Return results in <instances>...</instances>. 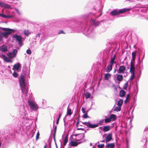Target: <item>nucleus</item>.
<instances>
[{
	"label": "nucleus",
	"mask_w": 148,
	"mask_h": 148,
	"mask_svg": "<svg viewBox=\"0 0 148 148\" xmlns=\"http://www.w3.org/2000/svg\"><path fill=\"white\" fill-rule=\"evenodd\" d=\"M19 81L22 92L23 94L26 96H27L28 88V87L25 85V78L23 75H21Z\"/></svg>",
	"instance_id": "1"
},
{
	"label": "nucleus",
	"mask_w": 148,
	"mask_h": 148,
	"mask_svg": "<svg viewBox=\"0 0 148 148\" xmlns=\"http://www.w3.org/2000/svg\"><path fill=\"white\" fill-rule=\"evenodd\" d=\"M0 29L3 31H5V32H2L3 36L7 38L8 37L9 34L14 32V30L13 29L8 28H6L0 27Z\"/></svg>",
	"instance_id": "2"
},
{
	"label": "nucleus",
	"mask_w": 148,
	"mask_h": 148,
	"mask_svg": "<svg viewBox=\"0 0 148 148\" xmlns=\"http://www.w3.org/2000/svg\"><path fill=\"white\" fill-rule=\"evenodd\" d=\"M130 10V9L124 8L118 11L116 10H115L111 12L110 14L112 16H116L121 13H123L124 12L129 11Z\"/></svg>",
	"instance_id": "3"
},
{
	"label": "nucleus",
	"mask_w": 148,
	"mask_h": 148,
	"mask_svg": "<svg viewBox=\"0 0 148 148\" xmlns=\"http://www.w3.org/2000/svg\"><path fill=\"white\" fill-rule=\"evenodd\" d=\"M28 105L30 109L33 110H37L38 108L37 104L32 101H28Z\"/></svg>",
	"instance_id": "4"
},
{
	"label": "nucleus",
	"mask_w": 148,
	"mask_h": 148,
	"mask_svg": "<svg viewBox=\"0 0 148 148\" xmlns=\"http://www.w3.org/2000/svg\"><path fill=\"white\" fill-rule=\"evenodd\" d=\"M12 37L15 38L16 41L18 42L19 45L20 46H21L22 45V37L21 36L15 34L13 35Z\"/></svg>",
	"instance_id": "5"
},
{
	"label": "nucleus",
	"mask_w": 148,
	"mask_h": 148,
	"mask_svg": "<svg viewBox=\"0 0 148 148\" xmlns=\"http://www.w3.org/2000/svg\"><path fill=\"white\" fill-rule=\"evenodd\" d=\"M17 53V50L16 49H14L12 52L10 53L7 55V56L9 58L12 59L16 57Z\"/></svg>",
	"instance_id": "6"
},
{
	"label": "nucleus",
	"mask_w": 148,
	"mask_h": 148,
	"mask_svg": "<svg viewBox=\"0 0 148 148\" xmlns=\"http://www.w3.org/2000/svg\"><path fill=\"white\" fill-rule=\"evenodd\" d=\"M74 136L76 137L75 140L78 141L82 139L84 137V133L78 134H74Z\"/></svg>",
	"instance_id": "7"
},
{
	"label": "nucleus",
	"mask_w": 148,
	"mask_h": 148,
	"mask_svg": "<svg viewBox=\"0 0 148 148\" xmlns=\"http://www.w3.org/2000/svg\"><path fill=\"white\" fill-rule=\"evenodd\" d=\"M112 134L110 133L106 136V138L105 142L107 143L110 142L112 139Z\"/></svg>",
	"instance_id": "8"
},
{
	"label": "nucleus",
	"mask_w": 148,
	"mask_h": 148,
	"mask_svg": "<svg viewBox=\"0 0 148 148\" xmlns=\"http://www.w3.org/2000/svg\"><path fill=\"white\" fill-rule=\"evenodd\" d=\"M125 69V67L124 66H121L119 67V70H117V72L119 73H123Z\"/></svg>",
	"instance_id": "9"
},
{
	"label": "nucleus",
	"mask_w": 148,
	"mask_h": 148,
	"mask_svg": "<svg viewBox=\"0 0 148 148\" xmlns=\"http://www.w3.org/2000/svg\"><path fill=\"white\" fill-rule=\"evenodd\" d=\"M90 22L91 23H93V25H94L95 26H99L100 23L99 22L92 18L91 19Z\"/></svg>",
	"instance_id": "10"
},
{
	"label": "nucleus",
	"mask_w": 148,
	"mask_h": 148,
	"mask_svg": "<svg viewBox=\"0 0 148 148\" xmlns=\"http://www.w3.org/2000/svg\"><path fill=\"white\" fill-rule=\"evenodd\" d=\"M0 50L2 52H6L8 51L7 47L4 45H3L0 47Z\"/></svg>",
	"instance_id": "11"
},
{
	"label": "nucleus",
	"mask_w": 148,
	"mask_h": 148,
	"mask_svg": "<svg viewBox=\"0 0 148 148\" xmlns=\"http://www.w3.org/2000/svg\"><path fill=\"white\" fill-rule=\"evenodd\" d=\"M2 57L3 60L7 62H12V61L10 60L9 58H8L4 55H3L2 56Z\"/></svg>",
	"instance_id": "12"
},
{
	"label": "nucleus",
	"mask_w": 148,
	"mask_h": 148,
	"mask_svg": "<svg viewBox=\"0 0 148 148\" xmlns=\"http://www.w3.org/2000/svg\"><path fill=\"white\" fill-rule=\"evenodd\" d=\"M69 144L72 147H76L77 146V142L71 140L69 143Z\"/></svg>",
	"instance_id": "13"
},
{
	"label": "nucleus",
	"mask_w": 148,
	"mask_h": 148,
	"mask_svg": "<svg viewBox=\"0 0 148 148\" xmlns=\"http://www.w3.org/2000/svg\"><path fill=\"white\" fill-rule=\"evenodd\" d=\"M99 124H92L89 123L87 125V126L90 128H94L98 126Z\"/></svg>",
	"instance_id": "14"
},
{
	"label": "nucleus",
	"mask_w": 148,
	"mask_h": 148,
	"mask_svg": "<svg viewBox=\"0 0 148 148\" xmlns=\"http://www.w3.org/2000/svg\"><path fill=\"white\" fill-rule=\"evenodd\" d=\"M68 134H67L65 136L63 140V145L65 146L66 145L68 141Z\"/></svg>",
	"instance_id": "15"
},
{
	"label": "nucleus",
	"mask_w": 148,
	"mask_h": 148,
	"mask_svg": "<svg viewBox=\"0 0 148 148\" xmlns=\"http://www.w3.org/2000/svg\"><path fill=\"white\" fill-rule=\"evenodd\" d=\"M106 147L108 148H114L115 144L114 143H108L106 145Z\"/></svg>",
	"instance_id": "16"
},
{
	"label": "nucleus",
	"mask_w": 148,
	"mask_h": 148,
	"mask_svg": "<svg viewBox=\"0 0 148 148\" xmlns=\"http://www.w3.org/2000/svg\"><path fill=\"white\" fill-rule=\"evenodd\" d=\"M117 79L118 81L121 82L122 81L123 79V76L121 74H119L117 76Z\"/></svg>",
	"instance_id": "17"
},
{
	"label": "nucleus",
	"mask_w": 148,
	"mask_h": 148,
	"mask_svg": "<svg viewBox=\"0 0 148 148\" xmlns=\"http://www.w3.org/2000/svg\"><path fill=\"white\" fill-rule=\"evenodd\" d=\"M21 66V64L19 63H18L16 64H15L13 67L16 70H18L20 67Z\"/></svg>",
	"instance_id": "18"
},
{
	"label": "nucleus",
	"mask_w": 148,
	"mask_h": 148,
	"mask_svg": "<svg viewBox=\"0 0 148 148\" xmlns=\"http://www.w3.org/2000/svg\"><path fill=\"white\" fill-rule=\"evenodd\" d=\"M109 118L111 121H114L116 119V116L114 114H111Z\"/></svg>",
	"instance_id": "19"
},
{
	"label": "nucleus",
	"mask_w": 148,
	"mask_h": 148,
	"mask_svg": "<svg viewBox=\"0 0 148 148\" xmlns=\"http://www.w3.org/2000/svg\"><path fill=\"white\" fill-rule=\"evenodd\" d=\"M125 92L123 90H121L119 92V96L121 97H123L125 95Z\"/></svg>",
	"instance_id": "20"
},
{
	"label": "nucleus",
	"mask_w": 148,
	"mask_h": 148,
	"mask_svg": "<svg viewBox=\"0 0 148 148\" xmlns=\"http://www.w3.org/2000/svg\"><path fill=\"white\" fill-rule=\"evenodd\" d=\"M99 128L101 129V130H110L111 129L110 127V126H107L103 127H100Z\"/></svg>",
	"instance_id": "21"
},
{
	"label": "nucleus",
	"mask_w": 148,
	"mask_h": 148,
	"mask_svg": "<svg viewBox=\"0 0 148 148\" xmlns=\"http://www.w3.org/2000/svg\"><path fill=\"white\" fill-rule=\"evenodd\" d=\"M112 65L110 64L108 65L107 66V71L108 72H110L112 69Z\"/></svg>",
	"instance_id": "22"
},
{
	"label": "nucleus",
	"mask_w": 148,
	"mask_h": 148,
	"mask_svg": "<svg viewBox=\"0 0 148 148\" xmlns=\"http://www.w3.org/2000/svg\"><path fill=\"white\" fill-rule=\"evenodd\" d=\"M123 102V100L122 99H120L118 102L117 104L119 106L121 107L122 105Z\"/></svg>",
	"instance_id": "23"
},
{
	"label": "nucleus",
	"mask_w": 148,
	"mask_h": 148,
	"mask_svg": "<svg viewBox=\"0 0 148 148\" xmlns=\"http://www.w3.org/2000/svg\"><path fill=\"white\" fill-rule=\"evenodd\" d=\"M111 75L109 73H107L105 74L104 79L106 80H108L109 78L111 77Z\"/></svg>",
	"instance_id": "24"
},
{
	"label": "nucleus",
	"mask_w": 148,
	"mask_h": 148,
	"mask_svg": "<svg viewBox=\"0 0 148 148\" xmlns=\"http://www.w3.org/2000/svg\"><path fill=\"white\" fill-rule=\"evenodd\" d=\"M88 112V110L86 111V113H84V114L82 116L83 118L84 119L89 118V117L88 115L87 114Z\"/></svg>",
	"instance_id": "25"
},
{
	"label": "nucleus",
	"mask_w": 148,
	"mask_h": 148,
	"mask_svg": "<svg viewBox=\"0 0 148 148\" xmlns=\"http://www.w3.org/2000/svg\"><path fill=\"white\" fill-rule=\"evenodd\" d=\"M85 95L86 99H87L90 97L91 94L90 93L86 92L85 93Z\"/></svg>",
	"instance_id": "26"
},
{
	"label": "nucleus",
	"mask_w": 148,
	"mask_h": 148,
	"mask_svg": "<svg viewBox=\"0 0 148 148\" xmlns=\"http://www.w3.org/2000/svg\"><path fill=\"white\" fill-rule=\"evenodd\" d=\"M3 7L6 8H10L11 6L8 4L4 3Z\"/></svg>",
	"instance_id": "27"
},
{
	"label": "nucleus",
	"mask_w": 148,
	"mask_h": 148,
	"mask_svg": "<svg viewBox=\"0 0 148 148\" xmlns=\"http://www.w3.org/2000/svg\"><path fill=\"white\" fill-rule=\"evenodd\" d=\"M121 110V107L119 106L116 107L114 109V111L116 112L119 111Z\"/></svg>",
	"instance_id": "28"
},
{
	"label": "nucleus",
	"mask_w": 148,
	"mask_h": 148,
	"mask_svg": "<svg viewBox=\"0 0 148 148\" xmlns=\"http://www.w3.org/2000/svg\"><path fill=\"white\" fill-rule=\"evenodd\" d=\"M130 98V95L129 94H128L126 97V99L124 101L125 103H126L127 101H128Z\"/></svg>",
	"instance_id": "29"
},
{
	"label": "nucleus",
	"mask_w": 148,
	"mask_h": 148,
	"mask_svg": "<svg viewBox=\"0 0 148 148\" xmlns=\"http://www.w3.org/2000/svg\"><path fill=\"white\" fill-rule=\"evenodd\" d=\"M72 114L71 109L68 108L67 109V114H69V115H71Z\"/></svg>",
	"instance_id": "30"
},
{
	"label": "nucleus",
	"mask_w": 148,
	"mask_h": 148,
	"mask_svg": "<svg viewBox=\"0 0 148 148\" xmlns=\"http://www.w3.org/2000/svg\"><path fill=\"white\" fill-rule=\"evenodd\" d=\"M105 122L106 123H107L109 122H110L111 121L110 118H107L105 119L104 120Z\"/></svg>",
	"instance_id": "31"
},
{
	"label": "nucleus",
	"mask_w": 148,
	"mask_h": 148,
	"mask_svg": "<svg viewBox=\"0 0 148 148\" xmlns=\"http://www.w3.org/2000/svg\"><path fill=\"white\" fill-rule=\"evenodd\" d=\"M132 74V75L131 76L130 78V80H132L133 79H134L135 78V73H131Z\"/></svg>",
	"instance_id": "32"
},
{
	"label": "nucleus",
	"mask_w": 148,
	"mask_h": 148,
	"mask_svg": "<svg viewBox=\"0 0 148 148\" xmlns=\"http://www.w3.org/2000/svg\"><path fill=\"white\" fill-rule=\"evenodd\" d=\"M135 69V67H130V73H134Z\"/></svg>",
	"instance_id": "33"
},
{
	"label": "nucleus",
	"mask_w": 148,
	"mask_h": 148,
	"mask_svg": "<svg viewBox=\"0 0 148 148\" xmlns=\"http://www.w3.org/2000/svg\"><path fill=\"white\" fill-rule=\"evenodd\" d=\"M97 147L98 148H103L104 147V144H99L97 145Z\"/></svg>",
	"instance_id": "34"
},
{
	"label": "nucleus",
	"mask_w": 148,
	"mask_h": 148,
	"mask_svg": "<svg viewBox=\"0 0 148 148\" xmlns=\"http://www.w3.org/2000/svg\"><path fill=\"white\" fill-rule=\"evenodd\" d=\"M24 34L26 36H28L29 34L30 33H29V31L28 30H25L24 31Z\"/></svg>",
	"instance_id": "35"
},
{
	"label": "nucleus",
	"mask_w": 148,
	"mask_h": 148,
	"mask_svg": "<svg viewBox=\"0 0 148 148\" xmlns=\"http://www.w3.org/2000/svg\"><path fill=\"white\" fill-rule=\"evenodd\" d=\"M128 84V82H126L125 84L124 85L123 88L124 89H126L127 87Z\"/></svg>",
	"instance_id": "36"
},
{
	"label": "nucleus",
	"mask_w": 148,
	"mask_h": 148,
	"mask_svg": "<svg viewBox=\"0 0 148 148\" xmlns=\"http://www.w3.org/2000/svg\"><path fill=\"white\" fill-rule=\"evenodd\" d=\"M3 33L2 32L0 31V42L3 40Z\"/></svg>",
	"instance_id": "37"
},
{
	"label": "nucleus",
	"mask_w": 148,
	"mask_h": 148,
	"mask_svg": "<svg viewBox=\"0 0 148 148\" xmlns=\"http://www.w3.org/2000/svg\"><path fill=\"white\" fill-rule=\"evenodd\" d=\"M56 130H54V133L53 134V139L55 142H56Z\"/></svg>",
	"instance_id": "38"
},
{
	"label": "nucleus",
	"mask_w": 148,
	"mask_h": 148,
	"mask_svg": "<svg viewBox=\"0 0 148 148\" xmlns=\"http://www.w3.org/2000/svg\"><path fill=\"white\" fill-rule=\"evenodd\" d=\"M39 136H40V134H39V132L38 131V132L37 133V134H36V140H38L39 139Z\"/></svg>",
	"instance_id": "39"
},
{
	"label": "nucleus",
	"mask_w": 148,
	"mask_h": 148,
	"mask_svg": "<svg viewBox=\"0 0 148 148\" xmlns=\"http://www.w3.org/2000/svg\"><path fill=\"white\" fill-rule=\"evenodd\" d=\"M13 76L15 77H16L18 76V74L15 72H14L12 74Z\"/></svg>",
	"instance_id": "40"
},
{
	"label": "nucleus",
	"mask_w": 148,
	"mask_h": 148,
	"mask_svg": "<svg viewBox=\"0 0 148 148\" xmlns=\"http://www.w3.org/2000/svg\"><path fill=\"white\" fill-rule=\"evenodd\" d=\"M132 57L136 58V52L134 51L132 53Z\"/></svg>",
	"instance_id": "41"
},
{
	"label": "nucleus",
	"mask_w": 148,
	"mask_h": 148,
	"mask_svg": "<svg viewBox=\"0 0 148 148\" xmlns=\"http://www.w3.org/2000/svg\"><path fill=\"white\" fill-rule=\"evenodd\" d=\"M61 115H62L61 114H59V117H58V119H57V122H56V124H58V123L59 120V119H60V117H61Z\"/></svg>",
	"instance_id": "42"
},
{
	"label": "nucleus",
	"mask_w": 148,
	"mask_h": 148,
	"mask_svg": "<svg viewBox=\"0 0 148 148\" xmlns=\"http://www.w3.org/2000/svg\"><path fill=\"white\" fill-rule=\"evenodd\" d=\"M134 62H131L130 63V67H134Z\"/></svg>",
	"instance_id": "43"
},
{
	"label": "nucleus",
	"mask_w": 148,
	"mask_h": 148,
	"mask_svg": "<svg viewBox=\"0 0 148 148\" xmlns=\"http://www.w3.org/2000/svg\"><path fill=\"white\" fill-rule=\"evenodd\" d=\"M0 16L3 18H7V15L4 14H0Z\"/></svg>",
	"instance_id": "44"
},
{
	"label": "nucleus",
	"mask_w": 148,
	"mask_h": 148,
	"mask_svg": "<svg viewBox=\"0 0 148 148\" xmlns=\"http://www.w3.org/2000/svg\"><path fill=\"white\" fill-rule=\"evenodd\" d=\"M26 52L27 54H30L31 53V50L29 49L27 50Z\"/></svg>",
	"instance_id": "45"
},
{
	"label": "nucleus",
	"mask_w": 148,
	"mask_h": 148,
	"mask_svg": "<svg viewBox=\"0 0 148 148\" xmlns=\"http://www.w3.org/2000/svg\"><path fill=\"white\" fill-rule=\"evenodd\" d=\"M115 57H116V55H114L112 57H111V60L114 61V60L115 59Z\"/></svg>",
	"instance_id": "46"
},
{
	"label": "nucleus",
	"mask_w": 148,
	"mask_h": 148,
	"mask_svg": "<svg viewBox=\"0 0 148 148\" xmlns=\"http://www.w3.org/2000/svg\"><path fill=\"white\" fill-rule=\"evenodd\" d=\"M85 108H84L83 107L82 108V112L84 113H86V111H85Z\"/></svg>",
	"instance_id": "47"
},
{
	"label": "nucleus",
	"mask_w": 148,
	"mask_h": 148,
	"mask_svg": "<svg viewBox=\"0 0 148 148\" xmlns=\"http://www.w3.org/2000/svg\"><path fill=\"white\" fill-rule=\"evenodd\" d=\"M65 34V33H64L63 30H60L59 31V32L58 34Z\"/></svg>",
	"instance_id": "48"
},
{
	"label": "nucleus",
	"mask_w": 148,
	"mask_h": 148,
	"mask_svg": "<svg viewBox=\"0 0 148 148\" xmlns=\"http://www.w3.org/2000/svg\"><path fill=\"white\" fill-rule=\"evenodd\" d=\"M15 11L18 14H20L21 13L17 9H15Z\"/></svg>",
	"instance_id": "49"
},
{
	"label": "nucleus",
	"mask_w": 148,
	"mask_h": 148,
	"mask_svg": "<svg viewBox=\"0 0 148 148\" xmlns=\"http://www.w3.org/2000/svg\"><path fill=\"white\" fill-rule=\"evenodd\" d=\"M136 58H133L132 57V60H131V62H135V59Z\"/></svg>",
	"instance_id": "50"
},
{
	"label": "nucleus",
	"mask_w": 148,
	"mask_h": 148,
	"mask_svg": "<svg viewBox=\"0 0 148 148\" xmlns=\"http://www.w3.org/2000/svg\"><path fill=\"white\" fill-rule=\"evenodd\" d=\"M4 3H2V2L0 1V6L1 7H3L4 5Z\"/></svg>",
	"instance_id": "51"
},
{
	"label": "nucleus",
	"mask_w": 148,
	"mask_h": 148,
	"mask_svg": "<svg viewBox=\"0 0 148 148\" xmlns=\"http://www.w3.org/2000/svg\"><path fill=\"white\" fill-rule=\"evenodd\" d=\"M114 60H110V64L113 65V64H114Z\"/></svg>",
	"instance_id": "52"
},
{
	"label": "nucleus",
	"mask_w": 148,
	"mask_h": 148,
	"mask_svg": "<svg viewBox=\"0 0 148 148\" xmlns=\"http://www.w3.org/2000/svg\"><path fill=\"white\" fill-rule=\"evenodd\" d=\"M13 17L12 15H7V18H11Z\"/></svg>",
	"instance_id": "53"
},
{
	"label": "nucleus",
	"mask_w": 148,
	"mask_h": 148,
	"mask_svg": "<svg viewBox=\"0 0 148 148\" xmlns=\"http://www.w3.org/2000/svg\"><path fill=\"white\" fill-rule=\"evenodd\" d=\"M41 34V33H38V34L37 35H38V36L40 37Z\"/></svg>",
	"instance_id": "54"
},
{
	"label": "nucleus",
	"mask_w": 148,
	"mask_h": 148,
	"mask_svg": "<svg viewBox=\"0 0 148 148\" xmlns=\"http://www.w3.org/2000/svg\"><path fill=\"white\" fill-rule=\"evenodd\" d=\"M81 143V142H77V145H78V144H80V143Z\"/></svg>",
	"instance_id": "55"
},
{
	"label": "nucleus",
	"mask_w": 148,
	"mask_h": 148,
	"mask_svg": "<svg viewBox=\"0 0 148 148\" xmlns=\"http://www.w3.org/2000/svg\"><path fill=\"white\" fill-rule=\"evenodd\" d=\"M77 130H83V128H77Z\"/></svg>",
	"instance_id": "56"
},
{
	"label": "nucleus",
	"mask_w": 148,
	"mask_h": 148,
	"mask_svg": "<svg viewBox=\"0 0 148 148\" xmlns=\"http://www.w3.org/2000/svg\"><path fill=\"white\" fill-rule=\"evenodd\" d=\"M106 64H107V63H106V62H105L104 63V65H105V66H106Z\"/></svg>",
	"instance_id": "57"
},
{
	"label": "nucleus",
	"mask_w": 148,
	"mask_h": 148,
	"mask_svg": "<svg viewBox=\"0 0 148 148\" xmlns=\"http://www.w3.org/2000/svg\"><path fill=\"white\" fill-rule=\"evenodd\" d=\"M57 128L56 126L54 128V130H56Z\"/></svg>",
	"instance_id": "58"
},
{
	"label": "nucleus",
	"mask_w": 148,
	"mask_h": 148,
	"mask_svg": "<svg viewBox=\"0 0 148 148\" xmlns=\"http://www.w3.org/2000/svg\"><path fill=\"white\" fill-rule=\"evenodd\" d=\"M105 141V140H102V141H100V142H103Z\"/></svg>",
	"instance_id": "59"
},
{
	"label": "nucleus",
	"mask_w": 148,
	"mask_h": 148,
	"mask_svg": "<svg viewBox=\"0 0 148 148\" xmlns=\"http://www.w3.org/2000/svg\"><path fill=\"white\" fill-rule=\"evenodd\" d=\"M46 146H47V145H45V146H44V148H46Z\"/></svg>",
	"instance_id": "60"
},
{
	"label": "nucleus",
	"mask_w": 148,
	"mask_h": 148,
	"mask_svg": "<svg viewBox=\"0 0 148 148\" xmlns=\"http://www.w3.org/2000/svg\"><path fill=\"white\" fill-rule=\"evenodd\" d=\"M108 130H103L105 132L107 131H108Z\"/></svg>",
	"instance_id": "61"
},
{
	"label": "nucleus",
	"mask_w": 148,
	"mask_h": 148,
	"mask_svg": "<svg viewBox=\"0 0 148 148\" xmlns=\"http://www.w3.org/2000/svg\"><path fill=\"white\" fill-rule=\"evenodd\" d=\"M103 120H101L100 121V122H102L103 121Z\"/></svg>",
	"instance_id": "62"
},
{
	"label": "nucleus",
	"mask_w": 148,
	"mask_h": 148,
	"mask_svg": "<svg viewBox=\"0 0 148 148\" xmlns=\"http://www.w3.org/2000/svg\"><path fill=\"white\" fill-rule=\"evenodd\" d=\"M116 71V69H115L114 70V72L115 73Z\"/></svg>",
	"instance_id": "63"
},
{
	"label": "nucleus",
	"mask_w": 148,
	"mask_h": 148,
	"mask_svg": "<svg viewBox=\"0 0 148 148\" xmlns=\"http://www.w3.org/2000/svg\"><path fill=\"white\" fill-rule=\"evenodd\" d=\"M114 63L116 64V62H115V61H114Z\"/></svg>",
	"instance_id": "64"
}]
</instances>
